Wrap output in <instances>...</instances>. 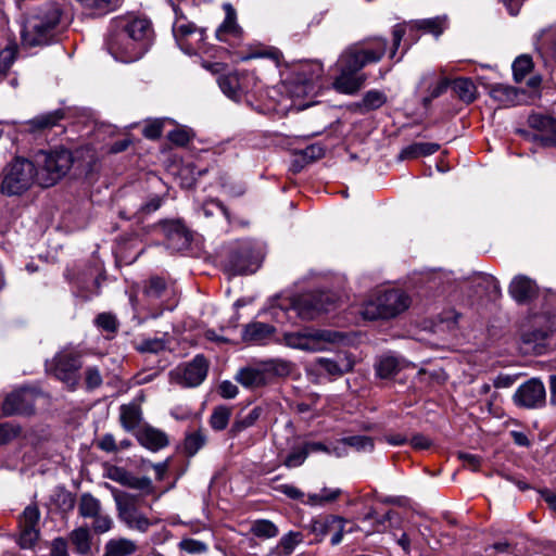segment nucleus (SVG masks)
Returning a JSON list of instances; mask_svg holds the SVG:
<instances>
[{"instance_id": "obj_33", "label": "nucleus", "mask_w": 556, "mask_h": 556, "mask_svg": "<svg viewBox=\"0 0 556 556\" xmlns=\"http://www.w3.org/2000/svg\"><path fill=\"white\" fill-rule=\"evenodd\" d=\"M218 86L228 98L239 100L241 96V85L238 74H227L218 77Z\"/></svg>"}, {"instance_id": "obj_5", "label": "nucleus", "mask_w": 556, "mask_h": 556, "mask_svg": "<svg viewBox=\"0 0 556 556\" xmlns=\"http://www.w3.org/2000/svg\"><path fill=\"white\" fill-rule=\"evenodd\" d=\"M342 339L341 332L315 328L285 332L282 336V342L287 346L305 352L325 351L330 344L338 343Z\"/></svg>"}, {"instance_id": "obj_12", "label": "nucleus", "mask_w": 556, "mask_h": 556, "mask_svg": "<svg viewBox=\"0 0 556 556\" xmlns=\"http://www.w3.org/2000/svg\"><path fill=\"white\" fill-rule=\"evenodd\" d=\"M115 502L118 518L128 529L144 533L156 523V520H151L139 509L135 496H115Z\"/></svg>"}, {"instance_id": "obj_64", "label": "nucleus", "mask_w": 556, "mask_h": 556, "mask_svg": "<svg viewBox=\"0 0 556 556\" xmlns=\"http://www.w3.org/2000/svg\"><path fill=\"white\" fill-rule=\"evenodd\" d=\"M279 491L293 500H299L304 496L303 492L292 484H282L279 486Z\"/></svg>"}, {"instance_id": "obj_21", "label": "nucleus", "mask_w": 556, "mask_h": 556, "mask_svg": "<svg viewBox=\"0 0 556 556\" xmlns=\"http://www.w3.org/2000/svg\"><path fill=\"white\" fill-rule=\"evenodd\" d=\"M258 267L249 244H243L233 252L228 262V269L233 275L253 274Z\"/></svg>"}, {"instance_id": "obj_34", "label": "nucleus", "mask_w": 556, "mask_h": 556, "mask_svg": "<svg viewBox=\"0 0 556 556\" xmlns=\"http://www.w3.org/2000/svg\"><path fill=\"white\" fill-rule=\"evenodd\" d=\"M141 420V409L137 404H127L121 406V422L127 430L137 428Z\"/></svg>"}, {"instance_id": "obj_7", "label": "nucleus", "mask_w": 556, "mask_h": 556, "mask_svg": "<svg viewBox=\"0 0 556 556\" xmlns=\"http://www.w3.org/2000/svg\"><path fill=\"white\" fill-rule=\"evenodd\" d=\"M288 370V363L270 359L240 368L235 376V380L244 388L255 389L266 386L275 376L282 375Z\"/></svg>"}, {"instance_id": "obj_37", "label": "nucleus", "mask_w": 556, "mask_h": 556, "mask_svg": "<svg viewBox=\"0 0 556 556\" xmlns=\"http://www.w3.org/2000/svg\"><path fill=\"white\" fill-rule=\"evenodd\" d=\"M87 519L92 520L91 530L96 534H103L109 532L114 525L112 517L109 514H106L102 507L98 509L97 513H93L90 516H88Z\"/></svg>"}, {"instance_id": "obj_62", "label": "nucleus", "mask_w": 556, "mask_h": 556, "mask_svg": "<svg viewBox=\"0 0 556 556\" xmlns=\"http://www.w3.org/2000/svg\"><path fill=\"white\" fill-rule=\"evenodd\" d=\"M129 475H130V472H128L127 470L119 468V467H113L109 471V477L112 480H114L125 486L127 484Z\"/></svg>"}, {"instance_id": "obj_20", "label": "nucleus", "mask_w": 556, "mask_h": 556, "mask_svg": "<svg viewBox=\"0 0 556 556\" xmlns=\"http://www.w3.org/2000/svg\"><path fill=\"white\" fill-rule=\"evenodd\" d=\"M515 402L519 406L535 408L545 402L544 384L538 379H531L518 388L515 393Z\"/></svg>"}, {"instance_id": "obj_41", "label": "nucleus", "mask_w": 556, "mask_h": 556, "mask_svg": "<svg viewBox=\"0 0 556 556\" xmlns=\"http://www.w3.org/2000/svg\"><path fill=\"white\" fill-rule=\"evenodd\" d=\"M167 292L166 282L160 277H151L144 287V294L152 300L162 299Z\"/></svg>"}, {"instance_id": "obj_55", "label": "nucleus", "mask_w": 556, "mask_h": 556, "mask_svg": "<svg viewBox=\"0 0 556 556\" xmlns=\"http://www.w3.org/2000/svg\"><path fill=\"white\" fill-rule=\"evenodd\" d=\"M167 137L177 146H186L191 139V132L186 128H176Z\"/></svg>"}, {"instance_id": "obj_16", "label": "nucleus", "mask_w": 556, "mask_h": 556, "mask_svg": "<svg viewBox=\"0 0 556 556\" xmlns=\"http://www.w3.org/2000/svg\"><path fill=\"white\" fill-rule=\"evenodd\" d=\"M348 520L336 515H328L314 519L311 523V531L319 540L331 535L330 543L336 546L342 542L344 533L353 532V528L346 529Z\"/></svg>"}, {"instance_id": "obj_1", "label": "nucleus", "mask_w": 556, "mask_h": 556, "mask_svg": "<svg viewBox=\"0 0 556 556\" xmlns=\"http://www.w3.org/2000/svg\"><path fill=\"white\" fill-rule=\"evenodd\" d=\"M387 51L383 38L367 39L348 47L337 61L339 75L332 86L344 94L356 93L366 81V75L359 73L365 66L379 62Z\"/></svg>"}, {"instance_id": "obj_26", "label": "nucleus", "mask_w": 556, "mask_h": 556, "mask_svg": "<svg viewBox=\"0 0 556 556\" xmlns=\"http://www.w3.org/2000/svg\"><path fill=\"white\" fill-rule=\"evenodd\" d=\"M489 93L501 106H513L518 103V90L511 86L493 84Z\"/></svg>"}, {"instance_id": "obj_8", "label": "nucleus", "mask_w": 556, "mask_h": 556, "mask_svg": "<svg viewBox=\"0 0 556 556\" xmlns=\"http://www.w3.org/2000/svg\"><path fill=\"white\" fill-rule=\"evenodd\" d=\"M60 18L61 12L54 7L43 14L28 18L22 31L23 43L29 47L48 43Z\"/></svg>"}, {"instance_id": "obj_53", "label": "nucleus", "mask_w": 556, "mask_h": 556, "mask_svg": "<svg viewBox=\"0 0 556 556\" xmlns=\"http://www.w3.org/2000/svg\"><path fill=\"white\" fill-rule=\"evenodd\" d=\"M137 350L142 353H159L165 350V342L159 338L146 339L138 344Z\"/></svg>"}, {"instance_id": "obj_22", "label": "nucleus", "mask_w": 556, "mask_h": 556, "mask_svg": "<svg viewBox=\"0 0 556 556\" xmlns=\"http://www.w3.org/2000/svg\"><path fill=\"white\" fill-rule=\"evenodd\" d=\"M64 118L62 110L45 113L29 119L24 124L25 131L40 134L56 126Z\"/></svg>"}, {"instance_id": "obj_47", "label": "nucleus", "mask_w": 556, "mask_h": 556, "mask_svg": "<svg viewBox=\"0 0 556 556\" xmlns=\"http://www.w3.org/2000/svg\"><path fill=\"white\" fill-rule=\"evenodd\" d=\"M17 56L16 45H9L0 51V73L5 76Z\"/></svg>"}, {"instance_id": "obj_32", "label": "nucleus", "mask_w": 556, "mask_h": 556, "mask_svg": "<svg viewBox=\"0 0 556 556\" xmlns=\"http://www.w3.org/2000/svg\"><path fill=\"white\" fill-rule=\"evenodd\" d=\"M440 149V146L434 142H415L410 146H407L401 151L400 157L402 160L405 159H416L419 156L431 155L435 153Z\"/></svg>"}, {"instance_id": "obj_38", "label": "nucleus", "mask_w": 556, "mask_h": 556, "mask_svg": "<svg viewBox=\"0 0 556 556\" xmlns=\"http://www.w3.org/2000/svg\"><path fill=\"white\" fill-rule=\"evenodd\" d=\"M206 435L202 430L190 432L184 441V452L189 456H194L205 444Z\"/></svg>"}, {"instance_id": "obj_23", "label": "nucleus", "mask_w": 556, "mask_h": 556, "mask_svg": "<svg viewBox=\"0 0 556 556\" xmlns=\"http://www.w3.org/2000/svg\"><path fill=\"white\" fill-rule=\"evenodd\" d=\"M509 293L519 303L529 301L536 293L535 282L527 276H516L509 285Z\"/></svg>"}, {"instance_id": "obj_58", "label": "nucleus", "mask_w": 556, "mask_h": 556, "mask_svg": "<svg viewBox=\"0 0 556 556\" xmlns=\"http://www.w3.org/2000/svg\"><path fill=\"white\" fill-rule=\"evenodd\" d=\"M458 457L466 468H469L472 471H477L480 468L481 458L478 455L470 453H459Z\"/></svg>"}, {"instance_id": "obj_40", "label": "nucleus", "mask_w": 556, "mask_h": 556, "mask_svg": "<svg viewBox=\"0 0 556 556\" xmlns=\"http://www.w3.org/2000/svg\"><path fill=\"white\" fill-rule=\"evenodd\" d=\"M317 364L324 371L333 377L342 376L352 368V365L348 361L341 365L337 361L326 357L318 358Z\"/></svg>"}, {"instance_id": "obj_52", "label": "nucleus", "mask_w": 556, "mask_h": 556, "mask_svg": "<svg viewBox=\"0 0 556 556\" xmlns=\"http://www.w3.org/2000/svg\"><path fill=\"white\" fill-rule=\"evenodd\" d=\"M96 325L108 332H115L117 330L118 323L113 314L101 313L96 318Z\"/></svg>"}, {"instance_id": "obj_10", "label": "nucleus", "mask_w": 556, "mask_h": 556, "mask_svg": "<svg viewBox=\"0 0 556 556\" xmlns=\"http://www.w3.org/2000/svg\"><path fill=\"white\" fill-rule=\"evenodd\" d=\"M173 34L178 47L186 54L192 55L207 52L205 30L197 27L185 17L177 16L173 25Z\"/></svg>"}, {"instance_id": "obj_39", "label": "nucleus", "mask_w": 556, "mask_h": 556, "mask_svg": "<svg viewBox=\"0 0 556 556\" xmlns=\"http://www.w3.org/2000/svg\"><path fill=\"white\" fill-rule=\"evenodd\" d=\"M102 507L101 502L90 493H83L79 497L78 515L85 519Z\"/></svg>"}, {"instance_id": "obj_2", "label": "nucleus", "mask_w": 556, "mask_h": 556, "mask_svg": "<svg viewBox=\"0 0 556 556\" xmlns=\"http://www.w3.org/2000/svg\"><path fill=\"white\" fill-rule=\"evenodd\" d=\"M152 38L151 23L134 15L114 20L106 39L110 54L119 62L130 63L139 60L148 50Z\"/></svg>"}, {"instance_id": "obj_19", "label": "nucleus", "mask_w": 556, "mask_h": 556, "mask_svg": "<svg viewBox=\"0 0 556 556\" xmlns=\"http://www.w3.org/2000/svg\"><path fill=\"white\" fill-rule=\"evenodd\" d=\"M35 394L28 389H21L10 393L3 404L4 415H29L34 412Z\"/></svg>"}, {"instance_id": "obj_63", "label": "nucleus", "mask_w": 556, "mask_h": 556, "mask_svg": "<svg viewBox=\"0 0 556 556\" xmlns=\"http://www.w3.org/2000/svg\"><path fill=\"white\" fill-rule=\"evenodd\" d=\"M98 446L105 452H117L118 451V445L116 444L115 439L112 434L103 435L99 440Z\"/></svg>"}, {"instance_id": "obj_17", "label": "nucleus", "mask_w": 556, "mask_h": 556, "mask_svg": "<svg viewBox=\"0 0 556 556\" xmlns=\"http://www.w3.org/2000/svg\"><path fill=\"white\" fill-rule=\"evenodd\" d=\"M40 511L36 505H28L25 507L18 519V545L22 548H31L39 540Z\"/></svg>"}, {"instance_id": "obj_44", "label": "nucleus", "mask_w": 556, "mask_h": 556, "mask_svg": "<svg viewBox=\"0 0 556 556\" xmlns=\"http://www.w3.org/2000/svg\"><path fill=\"white\" fill-rule=\"evenodd\" d=\"M230 416L231 410L228 407L218 406L213 410L210 417V425L216 431L224 430L228 426Z\"/></svg>"}, {"instance_id": "obj_14", "label": "nucleus", "mask_w": 556, "mask_h": 556, "mask_svg": "<svg viewBox=\"0 0 556 556\" xmlns=\"http://www.w3.org/2000/svg\"><path fill=\"white\" fill-rule=\"evenodd\" d=\"M208 362L203 355H197L191 362L177 366L170 371L172 380L186 387L200 386L206 378Z\"/></svg>"}, {"instance_id": "obj_24", "label": "nucleus", "mask_w": 556, "mask_h": 556, "mask_svg": "<svg viewBox=\"0 0 556 556\" xmlns=\"http://www.w3.org/2000/svg\"><path fill=\"white\" fill-rule=\"evenodd\" d=\"M137 438L142 446L153 452H156L168 444V437L166 433L152 427L141 429Z\"/></svg>"}, {"instance_id": "obj_48", "label": "nucleus", "mask_w": 556, "mask_h": 556, "mask_svg": "<svg viewBox=\"0 0 556 556\" xmlns=\"http://www.w3.org/2000/svg\"><path fill=\"white\" fill-rule=\"evenodd\" d=\"M178 547L180 551L186 552L190 555H199L204 554L208 549V545L205 542L191 539V538H185L178 543Z\"/></svg>"}, {"instance_id": "obj_61", "label": "nucleus", "mask_w": 556, "mask_h": 556, "mask_svg": "<svg viewBox=\"0 0 556 556\" xmlns=\"http://www.w3.org/2000/svg\"><path fill=\"white\" fill-rule=\"evenodd\" d=\"M218 390H219V394L224 399H233L238 394V387L228 380L223 381L219 384Z\"/></svg>"}, {"instance_id": "obj_42", "label": "nucleus", "mask_w": 556, "mask_h": 556, "mask_svg": "<svg viewBox=\"0 0 556 556\" xmlns=\"http://www.w3.org/2000/svg\"><path fill=\"white\" fill-rule=\"evenodd\" d=\"M344 445L353 447L357 452H371L374 450V441L367 435H350L341 439Z\"/></svg>"}, {"instance_id": "obj_25", "label": "nucleus", "mask_w": 556, "mask_h": 556, "mask_svg": "<svg viewBox=\"0 0 556 556\" xmlns=\"http://www.w3.org/2000/svg\"><path fill=\"white\" fill-rule=\"evenodd\" d=\"M302 542L303 534L301 532L289 531L283 534L277 545L269 551L268 556H290Z\"/></svg>"}, {"instance_id": "obj_9", "label": "nucleus", "mask_w": 556, "mask_h": 556, "mask_svg": "<svg viewBox=\"0 0 556 556\" xmlns=\"http://www.w3.org/2000/svg\"><path fill=\"white\" fill-rule=\"evenodd\" d=\"M35 177V165L26 159L16 157L3 170L1 192L5 195H18L31 186Z\"/></svg>"}, {"instance_id": "obj_30", "label": "nucleus", "mask_w": 556, "mask_h": 556, "mask_svg": "<svg viewBox=\"0 0 556 556\" xmlns=\"http://www.w3.org/2000/svg\"><path fill=\"white\" fill-rule=\"evenodd\" d=\"M452 88L457 97L469 104L477 98V87L470 78H456L452 83Z\"/></svg>"}, {"instance_id": "obj_49", "label": "nucleus", "mask_w": 556, "mask_h": 556, "mask_svg": "<svg viewBox=\"0 0 556 556\" xmlns=\"http://www.w3.org/2000/svg\"><path fill=\"white\" fill-rule=\"evenodd\" d=\"M307 456L308 454L304 445L301 447L293 448L283 460V465L288 468L299 467L305 462Z\"/></svg>"}, {"instance_id": "obj_28", "label": "nucleus", "mask_w": 556, "mask_h": 556, "mask_svg": "<svg viewBox=\"0 0 556 556\" xmlns=\"http://www.w3.org/2000/svg\"><path fill=\"white\" fill-rule=\"evenodd\" d=\"M90 15L101 16L116 10L123 0H77Z\"/></svg>"}, {"instance_id": "obj_57", "label": "nucleus", "mask_w": 556, "mask_h": 556, "mask_svg": "<svg viewBox=\"0 0 556 556\" xmlns=\"http://www.w3.org/2000/svg\"><path fill=\"white\" fill-rule=\"evenodd\" d=\"M50 556H70L67 541L64 538H55L50 545Z\"/></svg>"}, {"instance_id": "obj_51", "label": "nucleus", "mask_w": 556, "mask_h": 556, "mask_svg": "<svg viewBox=\"0 0 556 556\" xmlns=\"http://www.w3.org/2000/svg\"><path fill=\"white\" fill-rule=\"evenodd\" d=\"M262 413V407H253L245 416L236 421L235 428L240 431L253 426L255 421L261 417Z\"/></svg>"}, {"instance_id": "obj_45", "label": "nucleus", "mask_w": 556, "mask_h": 556, "mask_svg": "<svg viewBox=\"0 0 556 556\" xmlns=\"http://www.w3.org/2000/svg\"><path fill=\"white\" fill-rule=\"evenodd\" d=\"M533 62L529 55L522 54L513 63V74L516 81H521L532 70Z\"/></svg>"}, {"instance_id": "obj_50", "label": "nucleus", "mask_w": 556, "mask_h": 556, "mask_svg": "<svg viewBox=\"0 0 556 556\" xmlns=\"http://www.w3.org/2000/svg\"><path fill=\"white\" fill-rule=\"evenodd\" d=\"M126 486L142 491L146 494H151L154 491L152 481L148 477H137L129 475Z\"/></svg>"}, {"instance_id": "obj_31", "label": "nucleus", "mask_w": 556, "mask_h": 556, "mask_svg": "<svg viewBox=\"0 0 556 556\" xmlns=\"http://www.w3.org/2000/svg\"><path fill=\"white\" fill-rule=\"evenodd\" d=\"M274 332V327L255 321L247 325L243 330V340L249 342H261Z\"/></svg>"}, {"instance_id": "obj_11", "label": "nucleus", "mask_w": 556, "mask_h": 556, "mask_svg": "<svg viewBox=\"0 0 556 556\" xmlns=\"http://www.w3.org/2000/svg\"><path fill=\"white\" fill-rule=\"evenodd\" d=\"M81 366V353L73 348H65L53 357L50 370L68 388L75 389Z\"/></svg>"}, {"instance_id": "obj_46", "label": "nucleus", "mask_w": 556, "mask_h": 556, "mask_svg": "<svg viewBox=\"0 0 556 556\" xmlns=\"http://www.w3.org/2000/svg\"><path fill=\"white\" fill-rule=\"evenodd\" d=\"M399 370V362L393 356H384L380 358L376 366L377 375L380 378H390Z\"/></svg>"}, {"instance_id": "obj_54", "label": "nucleus", "mask_w": 556, "mask_h": 556, "mask_svg": "<svg viewBox=\"0 0 556 556\" xmlns=\"http://www.w3.org/2000/svg\"><path fill=\"white\" fill-rule=\"evenodd\" d=\"M85 383L89 390L99 388L102 384V376L97 367H87L85 371Z\"/></svg>"}, {"instance_id": "obj_18", "label": "nucleus", "mask_w": 556, "mask_h": 556, "mask_svg": "<svg viewBox=\"0 0 556 556\" xmlns=\"http://www.w3.org/2000/svg\"><path fill=\"white\" fill-rule=\"evenodd\" d=\"M225 12V18L215 31V37L222 42L229 43L231 46L239 45L243 39V29L238 24L237 12L232 4L226 2L223 4Z\"/></svg>"}, {"instance_id": "obj_56", "label": "nucleus", "mask_w": 556, "mask_h": 556, "mask_svg": "<svg viewBox=\"0 0 556 556\" xmlns=\"http://www.w3.org/2000/svg\"><path fill=\"white\" fill-rule=\"evenodd\" d=\"M163 122L155 119L143 127L142 134L148 139H157L162 135Z\"/></svg>"}, {"instance_id": "obj_59", "label": "nucleus", "mask_w": 556, "mask_h": 556, "mask_svg": "<svg viewBox=\"0 0 556 556\" xmlns=\"http://www.w3.org/2000/svg\"><path fill=\"white\" fill-rule=\"evenodd\" d=\"M447 89V80L441 79L435 84V86L431 89L430 96L425 97L422 103L425 106H428L431 101L438 97H440Z\"/></svg>"}, {"instance_id": "obj_36", "label": "nucleus", "mask_w": 556, "mask_h": 556, "mask_svg": "<svg viewBox=\"0 0 556 556\" xmlns=\"http://www.w3.org/2000/svg\"><path fill=\"white\" fill-rule=\"evenodd\" d=\"M250 531L260 539H273L279 533L278 527L267 519H257L251 523Z\"/></svg>"}, {"instance_id": "obj_43", "label": "nucleus", "mask_w": 556, "mask_h": 556, "mask_svg": "<svg viewBox=\"0 0 556 556\" xmlns=\"http://www.w3.org/2000/svg\"><path fill=\"white\" fill-rule=\"evenodd\" d=\"M387 102V96L383 91L372 89L367 91L362 99V106L366 111L377 110Z\"/></svg>"}, {"instance_id": "obj_60", "label": "nucleus", "mask_w": 556, "mask_h": 556, "mask_svg": "<svg viewBox=\"0 0 556 556\" xmlns=\"http://www.w3.org/2000/svg\"><path fill=\"white\" fill-rule=\"evenodd\" d=\"M212 207H216L217 210H219V211L223 213V215H224L227 219H229V212H228V210H227V208H226V207H225V206H224L219 201H217V200H212V201H210V202H206V203L203 205L202 211H203V213H204V215H205L206 217H210V216H212V215H213V210H212Z\"/></svg>"}, {"instance_id": "obj_29", "label": "nucleus", "mask_w": 556, "mask_h": 556, "mask_svg": "<svg viewBox=\"0 0 556 556\" xmlns=\"http://www.w3.org/2000/svg\"><path fill=\"white\" fill-rule=\"evenodd\" d=\"M137 551L134 541L125 538L110 540L104 547L103 556H130Z\"/></svg>"}, {"instance_id": "obj_4", "label": "nucleus", "mask_w": 556, "mask_h": 556, "mask_svg": "<svg viewBox=\"0 0 556 556\" xmlns=\"http://www.w3.org/2000/svg\"><path fill=\"white\" fill-rule=\"evenodd\" d=\"M410 298L402 290H387L369 299L363 306L365 319H389L405 312L410 305Z\"/></svg>"}, {"instance_id": "obj_15", "label": "nucleus", "mask_w": 556, "mask_h": 556, "mask_svg": "<svg viewBox=\"0 0 556 556\" xmlns=\"http://www.w3.org/2000/svg\"><path fill=\"white\" fill-rule=\"evenodd\" d=\"M444 28L445 18L442 17L410 21L408 23L395 25L392 30V48L390 50V58L393 59L395 56L396 51L407 29H409L410 31L415 29H420L438 37L443 33Z\"/></svg>"}, {"instance_id": "obj_6", "label": "nucleus", "mask_w": 556, "mask_h": 556, "mask_svg": "<svg viewBox=\"0 0 556 556\" xmlns=\"http://www.w3.org/2000/svg\"><path fill=\"white\" fill-rule=\"evenodd\" d=\"M37 170L36 178L42 187L53 186L71 168L73 163L68 150H54L50 152L40 151L36 155Z\"/></svg>"}, {"instance_id": "obj_13", "label": "nucleus", "mask_w": 556, "mask_h": 556, "mask_svg": "<svg viewBox=\"0 0 556 556\" xmlns=\"http://www.w3.org/2000/svg\"><path fill=\"white\" fill-rule=\"evenodd\" d=\"M336 298L330 292H315L301 295L293 302L292 308L304 320H312L320 314L329 312L334 305Z\"/></svg>"}, {"instance_id": "obj_35", "label": "nucleus", "mask_w": 556, "mask_h": 556, "mask_svg": "<svg viewBox=\"0 0 556 556\" xmlns=\"http://www.w3.org/2000/svg\"><path fill=\"white\" fill-rule=\"evenodd\" d=\"M340 489L324 488L320 493H313L307 495L306 504L312 506H324L336 502L341 495Z\"/></svg>"}, {"instance_id": "obj_3", "label": "nucleus", "mask_w": 556, "mask_h": 556, "mask_svg": "<svg viewBox=\"0 0 556 556\" xmlns=\"http://www.w3.org/2000/svg\"><path fill=\"white\" fill-rule=\"evenodd\" d=\"M257 55L275 60L282 87L291 98H302L312 93L324 75V66L316 60L286 62L277 49L266 50Z\"/></svg>"}, {"instance_id": "obj_27", "label": "nucleus", "mask_w": 556, "mask_h": 556, "mask_svg": "<svg viewBox=\"0 0 556 556\" xmlns=\"http://www.w3.org/2000/svg\"><path fill=\"white\" fill-rule=\"evenodd\" d=\"M70 541L76 553L80 555H88L91 552L92 535L87 526L74 529L70 533Z\"/></svg>"}]
</instances>
